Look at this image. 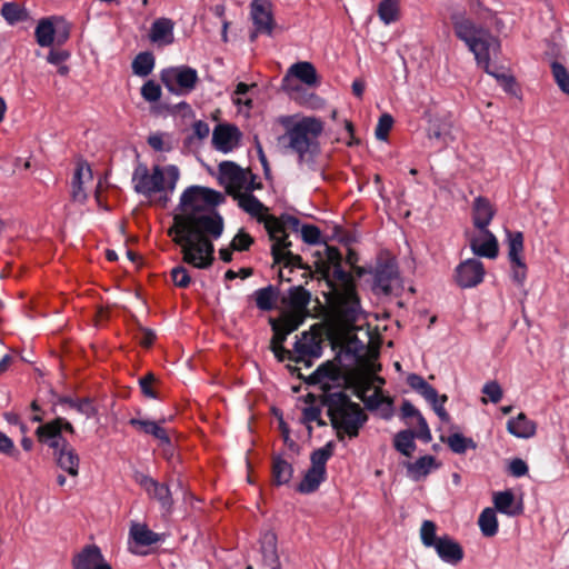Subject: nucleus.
I'll return each instance as SVG.
<instances>
[{
    "label": "nucleus",
    "instance_id": "nucleus-1",
    "mask_svg": "<svg viewBox=\"0 0 569 569\" xmlns=\"http://www.w3.org/2000/svg\"><path fill=\"white\" fill-rule=\"evenodd\" d=\"M221 193L212 189L191 186L180 198L179 213L173 216V224L168 229L174 244L180 247L182 261L198 269L209 268L214 260L212 239L223 232V219L216 212H208L217 206Z\"/></svg>",
    "mask_w": 569,
    "mask_h": 569
},
{
    "label": "nucleus",
    "instance_id": "nucleus-2",
    "mask_svg": "<svg viewBox=\"0 0 569 569\" xmlns=\"http://www.w3.org/2000/svg\"><path fill=\"white\" fill-rule=\"evenodd\" d=\"M455 34L463 41L468 49L475 54L478 66L495 77L506 90H510L515 80L511 76L498 73L490 68V54L500 49L499 40L491 32L480 24H476L465 12H453L450 16Z\"/></svg>",
    "mask_w": 569,
    "mask_h": 569
},
{
    "label": "nucleus",
    "instance_id": "nucleus-3",
    "mask_svg": "<svg viewBox=\"0 0 569 569\" xmlns=\"http://www.w3.org/2000/svg\"><path fill=\"white\" fill-rule=\"evenodd\" d=\"M277 122L284 129L278 138L279 143L297 154L300 163H313L320 153L319 137L323 132V122L316 117L300 114L280 116Z\"/></svg>",
    "mask_w": 569,
    "mask_h": 569
},
{
    "label": "nucleus",
    "instance_id": "nucleus-4",
    "mask_svg": "<svg viewBox=\"0 0 569 569\" xmlns=\"http://www.w3.org/2000/svg\"><path fill=\"white\" fill-rule=\"evenodd\" d=\"M320 403L327 408L328 417L337 438L343 440L345 436L355 438L368 420V416L359 403L352 402L350 397L341 390L325 389L319 396Z\"/></svg>",
    "mask_w": 569,
    "mask_h": 569
},
{
    "label": "nucleus",
    "instance_id": "nucleus-5",
    "mask_svg": "<svg viewBox=\"0 0 569 569\" xmlns=\"http://www.w3.org/2000/svg\"><path fill=\"white\" fill-rule=\"evenodd\" d=\"M64 430L74 433L73 426L63 418H56L39 426L36 430L38 440L53 449V458L57 466L69 476L76 478L79 475L80 458L74 448L61 436Z\"/></svg>",
    "mask_w": 569,
    "mask_h": 569
},
{
    "label": "nucleus",
    "instance_id": "nucleus-6",
    "mask_svg": "<svg viewBox=\"0 0 569 569\" xmlns=\"http://www.w3.org/2000/svg\"><path fill=\"white\" fill-rule=\"evenodd\" d=\"M179 177V169L173 164L166 168L154 166L150 173L144 163H139L133 171L132 182L138 193L151 196L157 192H173Z\"/></svg>",
    "mask_w": 569,
    "mask_h": 569
},
{
    "label": "nucleus",
    "instance_id": "nucleus-7",
    "mask_svg": "<svg viewBox=\"0 0 569 569\" xmlns=\"http://www.w3.org/2000/svg\"><path fill=\"white\" fill-rule=\"evenodd\" d=\"M160 79L166 88L176 94L190 93L199 81L197 70L188 66L163 69Z\"/></svg>",
    "mask_w": 569,
    "mask_h": 569
},
{
    "label": "nucleus",
    "instance_id": "nucleus-8",
    "mask_svg": "<svg viewBox=\"0 0 569 569\" xmlns=\"http://www.w3.org/2000/svg\"><path fill=\"white\" fill-rule=\"evenodd\" d=\"M332 308L341 323L351 327L361 313L357 290L332 293Z\"/></svg>",
    "mask_w": 569,
    "mask_h": 569
},
{
    "label": "nucleus",
    "instance_id": "nucleus-9",
    "mask_svg": "<svg viewBox=\"0 0 569 569\" xmlns=\"http://www.w3.org/2000/svg\"><path fill=\"white\" fill-rule=\"evenodd\" d=\"M250 17L254 26V30L250 33L251 42H254L260 33L272 34L276 22L270 0H252L250 3Z\"/></svg>",
    "mask_w": 569,
    "mask_h": 569
},
{
    "label": "nucleus",
    "instance_id": "nucleus-10",
    "mask_svg": "<svg viewBox=\"0 0 569 569\" xmlns=\"http://www.w3.org/2000/svg\"><path fill=\"white\" fill-rule=\"evenodd\" d=\"M134 481L146 491L148 497L156 500L166 513L173 509L174 500L167 483L159 482L152 477L142 472L134 475Z\"/></svg>",
    "mask_w": 569,
    "mask_h": 569
},
{
    "label": "nucleus",
    "instance_id": "nucleus-11",
    "mask_svg": "<svg viewBox=\"0 0 569 569\" xmlns=\"http://www.w3.org/2000/svg\"><path fill=\"white\" fill-rule=\"evenodd\" d=\"M219 173L222 181L227 182L228 193H236L244 189L246 191H253L260 189V184L247 186L250 170L242 169L231 161H223L219 164Z\"/></svg>",
    "mask_w": 569,
    "mask_h": 569
},
{
    "label": "nucleus",
    "instance_id": "nucleus-12",
    "mask_svg": "<svg viewBox=\"0 0 569 569\" xmlns=\"http://www.w3.org/2000/svg\"><path fill=\"white\" fill-rule=\"evenodd\" d=\"M483 263L475 258L467 259L456 268V281L461 288H472L482 282L485 277Z\"/></svg>",
    "mask_w": 569,
    "mask_h": 569
},
{
    "label": "nucleus",
    "instance_id": "nucleus-13",
    "mask_svg": "<svg viewBox=\"0 0 569 569\" xmlns=\"http://www.w3.org/2000/svg\"><path fill=\"white\" fill-rule=\"evenodd\" d=\"M295 352L297 362L306 361L309 366V361L306 358H318L322 352V337L319 331L315 330V327L309 332H303L301 338L295 343Z\"/></svg>",
    "mask_w": 569,
    "mask_h": 569
},
{
    "label": "nucleus",
    "instance_id": "nucleus-14",
    "mask_svg": "<svg viewBox=\"0 0 569 569\" xmlns=\"http://www.w3.org/2000/svg\"><path fill=\"white\" fill-rule=\"evenodd\" d=\"M73 569H112L104 559L100 548L96 545H88L72 559Z\"/></svg>",
    "mask_w": 569,
    "mask_h": 569
},
{
    "label": "nucleus",
    "instance_id": "nucleus-15",
    "mask_svg": "<svg viewBox=\"0 0 569 569\" xmlns=\"http://www.w3.org/2000/svg\"><path fill=\"white\" fill-rule=\"evenodd\" d=\"M241 132L234 124L221 123L212 132L214 148L222 152L231 151L239 142Z\"/></svg>",
    "mask_w": 569,
    "mask_h": 569
},
{
    "label": "nucleus",
    "instance_id": "nucleus-16",
    "mask_svg": "<svg viewBox=\"0 0 569 569\" xmlns=\"http://www.w3.org/2000/svg\"><path fill=\"white\" fill-rule=\"evenodd\" d=\"M470 248L478 257L497 258L499 253L498 240L490 230L480 231V236L470 239Z\"/></svg>",
    "mask_w": 569,
    "mask_h": 569
},
{
    "label": "nucleus",
    "instance_id": "nucleus-17",
    "mask_svg": "<svg viewBox=\"0 0 569 569\" xmlns=\"http://www.w3.org/2000/svg\"><path fill=\"white\" fill-rule=\"evenodd\" d=\"M92 181V171L87 162H78L71 181V198L77 202L87 199L86 184Z\"/></svg>",
    "mask_w": 569,
    "mask_h": 569
},
{
    "label": "nucleus",
    "instance_id": "nucleus-18",
    "mask_svg": "<svg viewBox=\"0 0 569 569\" xmlns=\"http://www.w3.org/2000/svg\"><path fill=\"white\" fill-rule=\"evenodd\" d=\"M433 548L439 558L450 565H458L465 556L460 543L448 535L439 537V540Z\"/></svg>",
    "mask_w": 569,
    "mask_h": 569
},
{
    "label": "nucleus",
    "instance_id": "nucleus-19",
    "mask_svg": "<svg viewBox=\"0 0 569 569\" xmlns=\"http://www.w3.org/2000/svg\"><path fill=\"white\" fill-rule=\"evenodd\" d=\"M174 22L169 18H158L156 19L149 31V39L152 43L158 44L159 47L169 46L173 43Z\"/></svg>",
    "mask_w": 569,
    "mask_h": 569
},
{
    "label": "nucleus",
    "instance_id": "nucleus-20",
    "mask_svg": "<svg viewBox=\"0 0 569 569\" xmlns=\"http://www.w3.org/2000/svg\"><path fill=\"white\" fill-rule=\"evenodd\" d=\"M495 216V209L490 201L485 197H478L475 199L472 207V221L473 226L479 231L489 230L488 226Z\"/></svg>",
    "mask_w": 569,
    "mask_h": 569
},
{
    "label": "nucleus",
    "instance_id": "nucleus-21",
    "mask_svg": "<svg viewBox=\"0 0 569 569\" xmlns=\"http://www.w3.org/2000/svg\"><path fill=\"white\" fill-rule=\"evenodd\" d=\"M262 560L270 569H281L277 551V536L272 531H267L260 539Z\"/></svg>",
    "mask_w": 569,
    "mask_h": 569
},
{
    "label": "nucleus",
    "instance_id": "nucleus-22",
    "mask_svg": "<svg viewBox=\"0 0 569 569\" xmlns=\"http://www.w3.org/2000/svg\"><path fill=\"white\" fill-rule=\"evenodd\" d=\"M341 371L340 368L332 361H327L326 363L318 367V369L310 375L309 382L310 383H322V391L325 389L332 388L328 385L329 381L336 382L340 379Z\"/></svg>",
    "mask_w": 569,
    "mask_h": 569
},
{
    "label": "nucleus",
    "instance_id": "nucleus-23",
    "mask_svg": "<svg viewBox=\"0 0 569 569\" xmlns=\"http://www.w3.org/2000/svg\"><path fill=\"white\" fill-rule=\"evenodd\" d=\"M398 280V270L395 263L386 262L380 264L375 274V284L386 295L392 291V283Z\"/></svg>",
    "mask_w": 569,
    "mask_h": 569
},
{
    "label": "nucleus",
    "instance_id": "nucleus-24",
    "mask_svg": "<svg viewBox=\"0 0 569 569\" xmlns=\"http://www.w3.org/2000/svg\"><path fill=\"white\" fill-rule=\"evenodd\" d=\"M290 76L296 77L307 86H315L318 82L317 70L315 66L307 61L293 63L288 74L283 78L284 82L289 81Z\"/></svg>",
    "mask_w": 569,
    "mask_h": 569
},
{
    "label": "nucleus",
    "instance_id": "nucleus-25",
    "mask_svg": "<svg viewBox=\"0 0 569 569\" xmlns=\"http://www.w3.org/2000/svg\"><path fill=\"white\" fill-rule=\"evenodd\" d=\"M130 539L138 546L148 547L161 540L159 533L150 530L147 525L132 522L129 530Z\"/></svg>",
    "mask_w": 569,
    "mask_h": 569
},
{
    "label": "nucleus",
    "instance_id": "nucleus-26",
    "mask_svg": "<svg viewBox=\"0 0 569 569\" xmlns=\"http://www.w3.org/2000/svg\"><path fill=\"white\" fill-rule=\"evenodd\" d=\"M508 431L518 438H531L536 435L537 425L520 412L517 418L510 419L507 423Z\"/></svg>",
    "mask_w": 569,
    "mask_h": 569
},
{
    "label": "nucleus",
    "instance_id": "nucleus-27",
    "mask_svg": "<svg viewBox=\"0 0 569 569\" xmlns=\"http://www.w3.org/2000/svg\"><path fill=\"white\" fill-rule=\"evenodd\" d=\"M57 17L41 19L34 30L36 41L40 47H50L54 43Z\"/></svg>",
    "mask_w": 569,
    "mask_h": 569
},
{
    "label": "nucleus",
    "instance_id": "nucleus-28",
    "mask_svg": "<svg viewBox=\"0 0 569 569\" xmlns=\"http://www.w3.org/2000/svg\"><path fill=\"white\" fill-rule=\"evenodd\" d=\"M237 199L239 207L244 210L247 213L251 214L259 222V218H263V216L268 212V208L257 198L251 191L237 193Z\"/></svg>",
    "mask_w": 569,
    "mask_h": 569
},
{
    "label": "nucleus",
    "instance_id": "nucleus-29",
    "mask_svg": "<svg viewBox=\"0 0 569 569\" xmlns=\"http://www.w3.org/2000/svg\"><path fill=\"white\" fill-rule=\"evenodd\" d=\"M293 475V468L290 462L280 456L272 458L271 476L272 481L277 486L286 485L290 481Z\"/></svg>",
    "mask_w": 569,
    "mask_h": 569
},
{
    "label": "nucleus",
    "instance_id": "nucleus-30",
    "mask_svg": "<svg viewBox=\"0 0 569 569\" xmlns=\"http://www.w3.org/2000/svg\"><path fill=\"white\" fill-rule=\"evenodd\" d=\"M515 495L510 490L499 491L493 495L495 508L508 516H518L522 512V508H513Z\"/></svg>",
    "mask_w": 569,
    "mask_h": 569
},
{
    "label": "nucleus",
    "instance_id": "nucleus-31",
    "mask_svg": "<svg viewBox=\"0 0 569 569\" xmlns=\"http://www.w3.org/2000/svg\"><path fill=\"white\" fill-rule=\"evenodd\" d=\"M415 431L406 429L399 431L393 438V447L406 457H411L416 450Z\"/></svg>",
    "mask_w": 569,
    "mask_h": 569
},
{
    "label": "nucleus",
    "instance_id": "nucleus-32",
    "mask_svg": "<svg viewBox=\"0 0 569 569\" xmlns=\"http://www.w3.org/2000/svg\"><path fill=\"white\" fill-rule=\"evenodd\" d=\"M273 263L282 264L283 268L290 269L292 271L293 268L302 269L305 271L310 272V267L303 262L301 256L292 253L290 250H287L284 254L278 253V248L273 249Z\"/></svg>",
    "mask_w": 569,
    "mask_h": 569
},
{
    "label": "nucleus",
    "instance_id": "nucleus-33",
    "mask_svg": "<svg viewBox=\"0 0 569 569\" xmlns=\"http://www.w3.org/2000/svg\"><path fill=\"white\" fill-rule=\"evenodd\" d=\"M278 289L271 284L254 292L256 305L261 311L272 310L276 307Z\"/></svg>",
    "mask_w": 569,
    "mask_h": 569
},
{
    "label": "nucleus",
    "instance_id": "nucleus-34",
    "mask_svg": "<svg viewBox=\"0 0 569 569\" xmlns=\"http://www.w3.org/2000/svg\"><path fill=\"white\" fill-rule=\"evenodd\" d=\"M310 302V292L302 286L292 287L289 290V303L292 311L307 315V307Z\"/></svg>",
    "mask_w": 569,
    "mask_h": 569
},
{
    "label": "nucleus",
    "instance_id": "nucleus-35",
    "mask_svg": "<svg viewBox=\"0 0 569 569\" xmlns=\"http://www.w3.org/2000/svg\"><path fill=\"white\" fill-rule=\"evenodd\" d=\"M325 478L326 472L310 467L301 482L298 485L297 490L301 493H311L319 488Z\"/></svg>",
    "mask_w": 569,
    "mask_h": 569
},
{
    "label": "nucleus",
    "instance_id": "nucleus-36",
    "mask_svg": "<svg viewBox=\"0 0 569 569\" xmlns=\"http://www.w3.org/2000/svg\"><path fill=\"white\" fill-rule=\"evenodd\" d=\"M377 12L385 24L398 21L400 18V0H382Z\"/></svg>",
    "mask_w": 569,
    "mask_h": 569
},
{
    "label": "nucleus",
    "instance_id": "nucleus-37",
    "mask_svg": "<svg viewBox=\"0 0 569 569\" xmlns=\"http://www.w3.org/2000/svg\"><path fill=\"white\" fill-rule=\"evenodd\" d=\"M438 467L436 458L432 456H423L415 462L407 465L408 472L416 479L426 477L432 468Z\"/></svg>",
    "mask_w": 569,
    "mask_h": 569
},
{
    "label": "nucleus",
    "instance_id": "nucleus-38",
    "mask_svg": "<svg viewBox=\"0 0 569 569\" xmlns=\"http://www.w3.org/2000/svg\"><path fill=\"white\" fill-rule=\"evenodd\" d=\"M1 14L11 26L26 21L29 17L28 11L17 2H6L1 8Z\"/></svg>",
    "mask_w": 569,
    "mask_h": 569
},
{
    "label": "nucleus",
    "instance_id": "nucleus-39",
    "mask_svg": "<svg viewBox=\"0 0 569 569\" xmlns=\"http://www.w3.org/2000/svg\"><path fill=\"white\" fill-rule=\"evenodd\" d=\"M478 525L483 536L493 537L498 531V520L492 508H486L479 516Z\"/></svg>",
    "mask_w": 569,
    "mask_h": 569
},
{
    "label": "nucleus",
    "instance_id": "nucleus-40",
    "mask_svg": "<svg viewBox=\"0 0 569 569\" xmlns=\"http://www.w3.org/2000/svg\"><path fill=\"white\" fill-rule=\"evenodd\" d=\"M507 237L509 261L523 260V233L521 231H508Z\"/></svg>",
    "mask_w": 569,
    "mask_h": 569
},
{
    "label": "nucleus",
    "instance_id": "nucleus-41",
    "mask_svg": "<svg viewBox=\"0 0 569 569\" xmlns=\"http://www.w3.org/2000/svg\"><path fill=\"white\" fill-rule=\"evenodd\" d=\"M154 67V57L151 52H140L132 61V71L139 77H147Z\"/></svg>",
    "mask_w": 569,
    "mask_h": 569
},
{
    "label": "nucleus",
    "instance_id": "nucleus-42",
    "mask_svg": "<svg viewBox=\"0 0 569 569\" xmlns=\"http://www.w3.org/2000/svg\"><path fill=\"white\" fill-rule=\"evenodd\" d=\"M259 222L263 223L270 239L274 241L278 237L286 233L282 216L276 217L273 214H269L268 212L263 216V218H259Z\"/></svg>",
    "mask_w": 569,
    "mask_h": 569
},
{
    "label": "nucleus",
    "instance_id": "nucleus-43",
    "mask_svg": "<svg viewBox=\"0 0 569 569\" xmlns=\"http://www.w3.org/2000/svg\"><path fill=\"white\" fill-rule=\"evenodd\" d=\"M333 278L338 282L332 293L356 290V282L351 273L345 271L340 264L333 266Z\"/></svg>",
    "mask_w": 569,
    "mask_h": 569
},
{
    "label": "nucleus",
    "instance_id": "nucleus-44",
    "mask_svg": "<svg viewBox=\"0 0 569 569\" xmlns=\"http://www.w3.org/2000/svg\"><path fill=\"white\" fill-rule=\"evenodd\" d=\"M335 443L329 441L322 448L312 451L310 456L311 468L326 472V463L333 455Z\"/></svg>",
    "mask_w": 569,
    "mask_h": 569
},
{
    "label": "nucleus",
    "instance_id": "nucleus-45",
    "mask_svg": "<svg viewBox=\"0 0 569 569\" xmlns=\"http://www.w3.org/2000/svg\"><path fill=\"white\" fill-rule=\"evenodd\" d=\"M447 445L455 453H465L468 448H476V443L471 438H466L461 433H452L447 439Z\"/></svg>",
    "mask_w": 569,
    "mask_h": 569
},
{
    "label": "nucleus",
    "instance_id": "nucleus-46",
    "mask_svg": "<svg viewBox=\"0 0 569 569\" xmlns=\"http://www.w3.org/2000/svg\"><path fill=\"white\" fill-rule=\"evenodd\" d=\"M551 72L560 90L569 96V71L566 67L558 61H553L551 63Z\"/></svg>",
    "mask_w": 569,
    "mask_h": 569
},
{
    "label": "nucleus",
    "instance_id": "nucleus-47",
    "mask_svg": "<svg viewBox=\"0 0 569 569\" xmlns=\"http://www.w3.org/2000/svg\"><path fill=\"white\" fill-rule=\"evenodd\" d=\"M273 337L271 339V350L273 351L274 356L280 360L283 361L287 357V355H290V351H288L283 347V342L287 338V333L284 331L277 328L276 325H273Z\"/></svg>",
    "mask_w": 569,
    "mask_h": 569
},
{
    "label": "nucleus",
    "instance_id": "nucleus-48",
    "mask_svg": "<svg viewBox=\"0 0 569 569\" xmlns=\"http://www.w3.org/2000/svg\"><path fill=\"white\" fill-rule=\"evenodd\" d=\"M437 525L431 520H425L420 528V538L425 547L433 548L439 537L436 535Z\"/></svg>",
    "mask_w": 569,
    "mask_h": 569
},
{
    "label": "nucleus",
    "instance_id": "nucleus-49",
    "mask_svg": "<svg viewBox=\"0 0 569 569\" xmlns=\"http://www.w3.org/2000/svg\"><path fill=\"white\" fill-rule=\"evenodd\" d=\"M305 317L306 315L291 310V312L282 318L281 323L277 328L289 335L299 328Z\"/></svg>",
    "mask_w": 569,
    "mask_h": 569
},
{
    "label": "nucleus",
    "instance_id": "nucleus-50",
    "mask_svg": "<svg viewBox=\"0 0 569 569\" xmlns=\"http://www.w3.org/2000/svg\"><path fill=\"white\" fill-rule=\"evenodd\" d=\"M393 126V118L389 113H383L380 116L378 120V124L376 127V137L377 139L385 141L387 140L389 132Z\"/></svg>",
    "mask_w": 569,
    "mask_h": 569
},
{
    "label": "nucleus",
    "instance_id": "nucleus-51",
    "mask_svg": "<svg viewBox=\"0 0 569 569\" xmlns=\"http://www.w3.org/2000/svg\"><path fill=\"white\" fill-rule=\"evenodd\" d=\"M511 264V278L513 282L522 287L527 278V264L525 260L510 261Z\"/></svg>",
    "mask_w": 569,
    "mask_h": 569
},
{
    "label": "nucleus",
    "instance_id": "nucleus-52",
    "mask_svg": "<svg viewBox=\"0 0 569 569\" xmlns=\"http://www.w3.org/2000/svg\"><path fill=\"white\" fill-rule=\"evenodd\" d=\"M141 96L148 102H156L161 98V87L153 80H148L141 88Z\"/></svg>",
    "mask_w": 569,
    "mask_h": 569
},
{
    "label": "nucleus",
    "instance_id": "nucleus-53",
    "mask_svg": "<svg viewBox=\"0 0 569 569\" xmlns=\"http://www.w3.org/2000/svg\"><path fill=\"white\" fill-rule=\"evenodd\" d=\"M253 243V238L244 232L243 230H240L234 238L231 241V249L234 251H247Z\"/></svg>",
    "mask_w": 569,
    "mask_h": 569
},
{
    "label": "nucleus",
    "instance_id": "nucleus-54",
    "mask_svg": "<svg viewBox=\"0 0 569 569\" xmlns=\"http://www.w3.org/2000/svg\"><path fill=\"white\" fill-rule=\"evenodd\" d=\"M154 382H156V376L152 372H148L146 376H143L139 379V386H140L142 395L144 397L151 398V399L158 398V395L152 387Z\"/></svg>",
    "mask_w": 569,
    "mask_h": 569
},
{
    "label": "nucleus",
    "instance_id": "nucleus-55",
    "mask_svg": "<svg viewBox=\"0 0 569 569\" xmlns=\"http://www.w3.org/2000/svg\"><path fill=\"white\" fill-rule=\"evenodd\" d=\"M171 279L179 288H187L191 281L188 270L182 266H178L171 270Z\"/></svg>",
    "mask_w": 569,
    "mask_h": 569
},
{
    "label": "nucleus",
    "instance_id": "nucleus-56",
    "mask_svg": "<svg viewBox=\"0 0 569 569\" xmlns=\"http://www.w3.org/2000/svg\"><path fill=\"white\" fill-rule=\"evenodd\" d=\"M76 410L88 419L94 417L98 413V409L94 406L93 400L88 397L79 399Z\"/></svg>",
    "mask_w": 569,
    "mask_h": 569
},
{
    "label": "nucleus",
    "instance_id": "nucleus-57",
    "mask_svg": "<svg viewBox=\"0 0 569 569\" xmlns=\"http://www.w3.org/2000/svg\"><path fill=\"white\" fill-rule=\"evenodd\" d=\"M0 452L19 460L20 452L14 447L13 441L0 431Z\"/></svg>",
    "mask_w": 569,
    "mask_h": 569
},
{
    "label": "nucleus",
    "instance_id": "nucleus-58",
    "mask_svg": "<svg viewBox=\"0 0 569 569\" xmlns=\"http://www.w3.org/2000/svg\"><path fill=\"white\" fill-rule=\"evenodd\" d=\"M302 240L309 244H316L320 240V230L312 224H303L300 229Z\"/></svg>",
    "mask_w": 569,
    "mask_h": 569
},
{
    "label": "nucleus",
    "instance_id": "nucleus-59",
    "mask_svg": "<svg viewBox=\"0 0 569 569\" xmlns=\"http://www.w3.org/2000/svg\"><path fill=\"white\" fill-rule=\"evenodd\" d=\"M57 32L54 33V43L62 46L70 37V26L62 19L56 20Z\"/></svg>",
    "mask_w": 569,
    "mask_h": 569
},
{
    "label": "nucleus",
    "instance_id": "nucleus-60",
    "mask_svg": "<svg viewBox=\"0 0 569 569\" xmlns=\"http://www.w3.org/2000/svg\"><path fill=\"white\" fill-rule=\"evenodd\" d=\"M482 392L488 396L493 403H498L502 398V389L497 381L486 383L482 388Z\"/></svg>",
    "mask_w": 569,
    "mask_h": 569
},
{
    "label": "nucleus",
    "instance_id": "nucleus-61",
    "mask_svg": "<svg viewBox=\"0 0 569 569\" xmlns=\"http://www.w3.org/2000/svg\"><path fill=\"white\" fill-rule=\"evenodd\" d=\"M417 427L418 430L415 431V437L422 440L423 442L431 441L432 437L430 429L428 427L426 419L422 416H419V419L417 420Z\"/></svg>",
    "mask_w": 569,
    "mask_h": 569
},
{
    "label": "nucleus",
    "instance_id": "nucleus-62",
    "mask_svg": "<svg viewBox=\"0 0 569 569\" xmlns=\"http://www.w3.org/2000/svg\"><path fill=\"white\" fill-rule=\"evenodd\" d=\"M508 470L511 476L519 478L527 475L528 466L522 459L515 458L510 461Z\"/></svg>",
    "mask_w": 569,
    "mask_h": 569
},
{
    "label": "nucleus",
    "instance_id": "nucleus-63",
    "mask_svg": "<svg viewBox=\"0 0 569 569\" xmlns=\"http://www.w3.org/2000/svg\"><path fill=\"white\" fill-rule=\"evenodd\" d=\"M148 144L156 151H169L170 144L166 143L162 133H154L148 137Z\"/></svg>",
    "mask_w": 569,
    "mask_h": 569
},
{
    "label": "nucleus",
    "instance_id": "nucleus-64",
    "mask_svg": "<svg viewBox=\"0 0 569 569\" xmlns=\"http://www.w3.org/2000/svg\"><path fill=\"white\" fill-rule=\"evenodd\" d=\"M137 338L141 347L150 348L156 340V333L151 329L140 327Z\"/></svg>",
    "mask_w": 569,
    "mask_h": 569
}]
</instances>
